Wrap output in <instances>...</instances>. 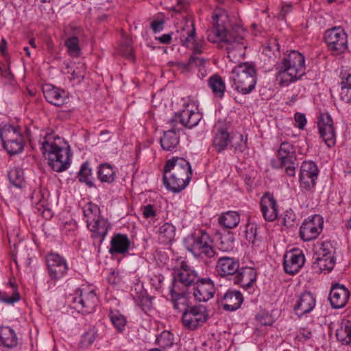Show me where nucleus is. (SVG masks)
Here are the masks:
<instances>
[{"label":"nucleus","instance_id":"nucleus-1","mask_svg":"<svg viewBox=\"0 0 351 351\" xmlns=\"http://www.w3.org/2000/svg\"><path fill=\"white\" fill-rule=\"evenodd\" d=\"M63 143V139L54 134H47L39 140L43 154L48 159L51 169L57 172L64 171L70 166L71 150Z\"/></svg>","mask_w":351,"mask_h":351},{"label":"nucleus","instance_id":"nucleus-2","mask_svg":"<svg viewBox=\"0 0 351 351\" xmlns=\"http://www.w3.org/2000/svg\"><path fill=\"white\" fill-rule=\"evenodd\" d=\"M192 177L190 163L183 158L168 160L163 170V184L169 191L179 193L189 184Z\"/></svg>","mask_w":351,"mask_h":351},{"label":"nucleus","instance_id":"nucleus-3","mask_svg":"<svg viewBox=\"0 0 351 351\" xmlns=\"http://www.w3.org/2000/svg\"><path fill=\"white\" fill-rule=\"evenodd\" d=\"M245 34V29L240 25L233 26L229 32H227L223 27L215 26L209 31L208 39L213 43L222 41L228 43L229 45L227 47L228 57L230 58L234 56V48L239 51L240 55L243 53V50L246 48L243 43Z\"/></svg>","mask_w":351,"mask_h":351},{"label":"nucleus","instance_id":"nucleus-4","mask_svg":"<svg viewBox=\"0 0 351 351\" xmlns=\"http://www.w3.org/2000/svg\"><path fill=\"white\" fill-rule=\"evenodd\" d=\"M84 219L92 237L100 239L101 244L108 232L111 229V224L104 217L101 215L99 207L91 202L86 204L83 207Z\"/></svg>","mask_w":351,"mask_h":351},{"label":"nucleus","instance_id":"nucleus-5","mask_svg":"<svg viewBox=\"0 0 351 351\" xmlns=\"http://www.w3.org/2000/svg\"><path fill=\"white\" fill-rule=\"evenodd\" d=\"M185 248L196 258H212L217 252L213 246V240L204 230L187 236L184 240Z\"/></svg>","mask_w":351,"mask_h":351},{"label":"nucleus","instance_id":"nucleus-6","mask_svg":"<svg viewBox=\"0 0 351 351\" xmlns=\"http://www.w3.org/2000/svg\"><path fill=\"white\" fill-rule=\"evenodd\" d=\"M0 139L3 148L10 155L21 153L24 149L25 140L21 128L5 123L0 127Z\"/></svg>","mask_w":351,"mask_h":351},{"label":"nucleus","instance_id":"nucleus-7","mask_svg":"<svg viewBox=\"0 0 351 351\" xmlns=\"http://www.w3.org/2000/svg\"><path fill=\"white\" fill-rule=\"evenodd\" d=\"M232 80L235 89L243 95L250 93L257 82L255 67H234L232 71Z\"/></svg>","mask_w":351,"mask_h":351},{"label":"nucleus","instance_id":"nucleus-8","mask_svg":"<svg viewBox=\"0 0 351 351\" xmlns=\"http://www.w3.org/2000/svg\"><path fill=\"white\" fill-rule=\"evenodd\" d=\"M173 282L170 291H186L191 286H195L199 281L197 273L184 261L173 272Z\"/></svg>","mask_w":351,"mask_h":351},{"label":"nucleus","instance_id":"nucleus-9","mask_svg":"<svg viewBox=\"0 0 351 351\" xmlns=\"http://www.w3.org/2000/svg\"><path fill=\"white\" fill-rule=\"evenodd\" d=\"M278 162H274V168H285L289 176H295V169L298 166L294 147L289 143L282 142L278 151Z\"/></svg>","mask_w":351,"mask_h":351},{"label":"nucleus","instance_id":"nucleus-10","mask_svg":"<svg viewBox=\"0 0 351 351\" xmlns=\"http://www.w3.org/2000/svg\"><path fill=\"white\" fill-rule=\"evenodd\" d=\"M335 248L330 241H323L316 252L314 258L313 267L321 271H330L335 264Z\"/></svg>","mask_w":351,"mask_h":351},{"label":"nucleus","instance_id":"nucleus-11","mask_svg":"<svg viewBox=\"0 0 351 351\" xmlns=\"http://www.w3.org/2000/svg\"><path fill=\"white\" fill-rule=\"evenodd\" d=\"M324 40L328 49L332 55H340L348 49L347 34L340 27H335L326 30L324 34Z\"/></svg>","mask_w":351,"mask_h":351},{"label":"nucleus","instance_id":"nucleus-12","mask_svg":"<svg viewBox=\"0 0 351 351\" xmlns=\"http://www.w3.org/2000/svg\"><path fill=\"white\" fill-rule=\"evenodd\" d=\"M208 317L206 306L198 304L191 306L182 313V322L186 328L193 330L206 322Z\"/></svg>","mask_w":351,"mask_h":351},{"label":"nucleus","instance_id":"nucleus-13","mask_svg":"<svg viewBox=\"0 0 351 351\" xmlns=\"http://www.w3.org/2000/svg\"><path fill=\"white\" fill-rule=\"evenodd\" d=\"M319 169L312 161L302 163L300 172V186L304 191H311L315 186Z\"/></svg>","mask_w":351,"mask_h":351},{"label":"nucleus","instance_id":"nucleus-14","mask_svg":"<svg viewBox=\"0 0 351 351\" xmlns=\"http://www.w3.org/2000/svg\"><path fill=\"white\" fill-rule=\"evenodd\" d=\"M324 221L319 215H315L311 219H306L300 228V236L304 241L315 239L322 232Z\"/></svg>","mask_w":351,"mask_h":351},{"label":"nucleus","instance_id":"nucleus-15","mask_svg":"<svg viewBox=\"0 0 351 351\" xmlns=\"http://www.w3.org/2000/svg\"><path fill=\"white\" fill-rule=\"evenodd\" d=\"M48 272L52 280L62 278L67 272L69 266L66 259L56 253H51L47 256Z\"/></svg>","mask_w":351,"mask_h":351},{"label":"nucleus","instance_id":"nucleus-16","mask_svg":"<svg viewBox=\"0 0 351 351\" xmlns=\"http://www.w3.org/2000/svg\"><path fill=\"white\" fill-rule=\"evenodd\" d=\"M97 301L94 291L81 292L79 296L73 298V308L82 313H90L95 311Z\"/></svg>","mask_w":351,"mask_h":351},{"label":"nucleus","instance_id":"nucleus-17","mask_svg":"<svg viewBox=\"0 0 351 351\" xmlns=\"http://www.w3.org/2000/svg\"><path fill=\"white\" fill-rule=\"evenodd\" d=\"M318 128L320 136L325 143L331 147L335 144V132L333 121L328 114H322L318 122Z\"/></svg>","mask_w":351,"mask_h":351},{"label":"nucleus","instance_id":"nucleus-18","mask_svg":"<svg viewBox=\"0 0 351 351\" xmlns=\"http://www.w3.org/2000/svg\"><path fill=\"white\" fill-rule=\"evenodd\" d=\"M45 99L56 106H62L67 102L68 96L64 90L51 84H45L42 86Z\"/></svg>","mask_w":351,"mask_h":351},{"label":"nucleus","instance_id":"nucleus-19","mask_svg":"<svg viewBox=\"0 0 351 351\" xmlns=\"http://www.w3.org/2000/svg\"><path fill=\"white\" fill-rule=\"evenodd\" d=\"M240 263L237 258L230 256H221L219 258L216 263L215 269L221 277H234Z\"/></svg>","mask_w":351,"mask_h":351},{"label":"nucleus","instance_id":"nucleus-20","mask_svg":"<svg viewBox=\"0 0 351 351\" xmlns=\"http://www.w3.org/2000/svg\"><path fill=\"white\" fill-rule=\"evenodd\" d=\"M195 286L193 295L196 300L207 302L214 296L215 288L210 278H199Z\"/></svg>","mask_w":351,"mask_h":351},{"label":"nucleus","instance_id":"nucleus-21","mask_svg":"<svg viewBox=\"0 0 351 351\" xmlns=\"http://www.w3.org/2000/svg\"><path fill=\"white\" fill-rule=\"evenodd\" d=\"M223 309L227 311L237 310L243 302V297L239 291L229 289L218 299Z\"/></svg>","mask_w":351,"mask_h":351},{"label":"nucleus","instance_id":"nucleus-22","mask_svg":"<svg viewBox=\"0 0 351 351\" xmlns=\"http://www.w3.org/2000/svg\"><path fill=\"white\" fill-rule=\"evenodd\" d=\"M305 262L303 253L298 250L287 252L284 256V268L286 273L294 274L299 271Z\"/></svg>","mask_w":351,"mask_h":351},{"label":"nucleus","instance_id":"nucleus-23","mask_svg":"<svg viewBox=\"0 0 351 351\" xmlns=\"http://www.w3.org/2000/svg\"><path fill=\"white\" fill-rule=\"evenodd\" d=\"M261 210L264 219L267 221H274L277 219L278 210L276 200L269 193H265L260 202Z\"/></svg>","mask_w":351,"mask_h":351},{"label":"nucleus","instance_id":"nucleus-24","mask_svg":"<svg viewBox=\"0 0 351 351\" xmlns=\"http://www.w3.org/2000/svg\"><path fill=\"white\" fill-rule=\"evenodd\" d=\"M349 295V291L346 287L336 284L331 287L328 299L333 308H340L346 305Z\"/></svg>","mask_w":351,"mask_h":351},{"label":"nucleus","instance_id":"nucleus-25","mask_svg":"<svg viewBox=\"0 0 351 351\" xmlns=\"http://www.w3.org/2000/svg\"><path fill=\"white\" fill-rule=\"evenodd\" d=\"M257 274L254 268L244 267L239 268L234 277V283L240 285L245 289L251 287L256 280Z\"/></svg>","mask_w":351,"mask_h":351},{"label":"nucleus","instance_id":"nucleus-26","mask_svg":"<svg viewBox=\"0 0 351 351\" xmlns=\"http://www.w3.org/2000/svg\"><path fill=\"white\" fill-rule=\"evenodd\" d=\"M131 243L128 235L114 234L110 239L108 252L111 255L125 254L128 252Z\"/></svg>","mask_w":351,"mask_h":351},{"label":"nucleus","instance_id":"nucleus-27","mask_svg":"<svg viewBox=\"0 0 351 351\" xmlns=\"http://www.w3.org/2000/svg\"><path fill=\"white\" fill-rule=\"evenodd\" d=\"M277 79L284 86L300 79L305 73V67H280Z\"/></svg>","mask_w":351,"mask_h":351},{"label":"nucleus","instance_id":"nucleus-28","mask_svg":"<svg viewBox=\"0 0 351 351\" xmlns=\"http://www.w3.org/2000/svg\"><path fill=\"white\" fill-rule=\"evenodd\" d=\"M131 295L136 304L145 313H148L152 309V298L147 295L141 285H136L131 289Z\"/></svg>","mask_w":351,"mask_h":351},{"label":"nucleus","instance_id":"nucleus-29","mask_svg":"<svg viewBox=\"0 0 351 351\" xmlns=\"http://www.w3.org/2000/svg\"><path fill=\"white\" fill-rule=\"evenodd\" d=\"M182 34L180 36V42L183 46L189 47L190 45L193 48V55H200L202 52L203 44L195 42V25L192 23L191 28L189 27L182 28Z\"/></svg>","mask_w":351,"mask_h":351},{"label":"nucleus","instance_id":"nucleus-30","mask_svg":"<svg viewBox=\"0 0 351 351\" xmlns=\"http://www.w3.org/2000/svg\"><path fill=\"white\" fill-rule=\"evenodd\" d=\"M176 120L186 128H192L196 126L202 119V114L198 112L190 109L189 105L180 113L176 115Z\"/></svg>","mask_w":351,"mask_h":351},{"label":"nucleus","instance_id":"nucleus-31","mask_svg":"<svg viewBox=\"0 0 351 351\" xmlns=\"http://www.w3.org/2000/svg\"><path fill=\"white\" fill-rule=\"evenodd\" d=\"M315 306V298L309 292H306L300 296L298 300L294 311L298 316H302L313 311Z\"/></svg>","mask_w":351,"mask_h":351},{"label":"nucleus","instance_id":"nucleus-32","mask_svg":"<svg viewBox=\"0 0 351 351\" xmlns=\"http://www.w3.org/2000/svg\"><path fill=\"white\" fill-rule=\"evenodd\" d=\"M180 142V135L176 128L164 132L160 140L162 148L165 151L175 152Z\"/></svg>","mask_w":351,"mask_h":351},{"label":"nucleus","instance_id":"nucleus-33","mask_svg":"<svg viewBox=\"0 0 351 351\" xmlns=\"http://www.w3.org/2000/svg\"><path fill=\"white\" fill-rule=\"evenodd\" d=\"M18 338L14 330L9 326L0 327V346L12 348L17 346Z\"/></svg>","mask_w":351,"mask_h":351},{"label":"nucleus","instance_id":"nucleus-34","mask_svg":"<svg viewBox=\"0 0 351 351\" xmlns=\"http://www.w3.org/2000/svg\"><path fill=\"white\" fill-rule=\"evenodd\" d=\"M230 138L231 136L226 130L223 128L219 129L213 136V146L217 152H221L230 144Z\"/></svg>","mask_w":351,"mask_h":351},{"label":"nucleus","instance_id":"nucleus-35","mask_svg":"<svg viewBox=\"0 0 351 351\" xmlns=\"http://www.w3.org/2000/svg\"><path fill=\"white\" fill-rule=\"evenodd\" d=\"M336 337L339 341L343 345L351 343V322L343 319L336 330Z\"/></svg>","mask_w":351,"mask_h":351},{"label":"nucleus","instance_id":"nucleus-36","mask_svg":"<svg viewBox=\"0 0 351 351\" xmlns=\"http://www.w3.org/2000/svg\"><path fill=\"white\" fill-rule=\"evenodd\" d=\"M158 240L163 245L170 244L175 238L176 227L171 223L166 222L159 227Z\"/></svg>","mask_w":351,"mask_h":351},{"label":"nucleus","instance_id":"nucleus-37","mask_svg":"<svg viewBox=\"0 0 351 351\" xmlns=\"http://www.w3.org/2000/svg\"><path fill=\"white\" fill-rule=\"evenodd\" d=\"M97 173L98 179L101 182L112 184L116 179V170L112 165L108 163L99 165Z\"/></svg>","mask_w":351,"mask_h":351},{"label":"nucleus","instance_id":"nucleus-38","mask_svg":"<svg viewBox=\"0 0 351 351\" xmlns=\"http://www.w3.org/2000/svg\"><path fill=\"white\" fill-rule=\"evenodd\" d=\"M208 85L213 93L217 97L222 98L226 90V84L218 74L211 75L208 80Z\"/></svg>","mask_w":351,"mask_h":351},{"label":"nucleus","instance_id":"nucleus-39","mask_svg":"<svg viewBox=\"0 0 351 351\" xmlns=\"http://www.w3.org/2000/svg\"><path fill=\"white\" fill-rule=\"evenodd\" d=\"M186 291H170L173 298V307L180 312H184L191 306H189L188 298L186 296Z\"/></svg>","mask_w":351,"mask_h":351},{"label":"nucleus","instance_id":"nucleus-40","mask_svg":"<svg viewBox=\"0 0 351 351\" xmlns=\"http://www.w3.org/2000/svg\"><path fill=\"white\" fill-rule=\"evenodd\" d=\"M305 58L296 50L287 51L283 58V66H304Z\"/></svg>","mask_w":351,"mask_h":351},{"label":"nucleus","instance_id":"nucleus-41","mask_svg":"<svg viewBox=\"0 0 351 351\" xmlns=\"http://www.w3.org/2000/svg\"><path fill=\"white\" fill-rule=\"evenodd\" d=\"M239 215L235 211H228L219 218V224L227 229H232L239 224Z\"/></svg>","mask_w":351,"mask_h":351},{"label":"nucleus","instance_id":"nucleus-42","mask_svg":"<svg viewBox=\"0 0 351 351\" xmlns=\"http://www.w3.org/2000/svg\"><path fill=\"white\" fill-rule=\"evenodd\" d=\"M234 234L231 232L227 231L219 237L217 245L218 249L222 252H230L234 249Z\"/></svg>","mask_w":351,"mask_h":351},{"label":"nucleus","instance_id":"nucleus-43","mask_svg":"<svg viewBox=\"0 0 351 351\" xmlns=\"http://www.w3.org/2000/svg\"><path fill=\"white\" fill-rule=\"evenodd\" d=\"M8 178L10 184L15 187L22 188L24 186V173L19 167L11 168L8 172Z\"/></svg>","mask_w":351,"mask_h":351},{"label":"nucleus","instance_id":"nucleus-44","mask_svg":"<svg viewBox=\"0 0 351 351\" xmlns=\"http://www.w3.org/2000/svg\"><path fill=\"white\" fill-rule=\"evenodd\" d=\"M119 50L123 57L131 61L130 63H134V56L132 47V40L130 38L123 36Z\"/></svg>","mask_w":351,"mask_h":351},{"label":"nucleus","instance_id":"nucleus-45","mask_svg":"<svg viewBox=\"0 0 351 351\" xmlns=\"http://www.w3.org/2000/svg\"><path fill=\"white\" fill-rule=\"evenodd\" d=\"M109 317L112 324L118 332H121L125 330L127 320L120 312L110 311Z\"/></svg>","mask_w":351,"mask_h":351},{"label":"nucleus","instance_id":"nucleus-46","mask_svg":"<svg viewBox=\"0 0 351 351\" xmlns=\"http://www.w3.org/2000/svg\"><path fill=\"white\" fill-rule=\"evenodd\" d=\"M231 147L235 152H243L247 148V138L241 134H234L230 138Z\"/></svg>","mask_w":351,"mask_h":351},{"label":"nucleus","instance_id":"nucleus-47","mask_svg":"<svg viewBox=\"0 0 351 351\" xmlns=\"http://www.w3.org/2000/svg\"><path fill=\"white\" fill-rule=\"evenodd\" d=\"M78 180L80 182H84L89 186H93L92 170L88 167V162L82 165L78 173Z\"/></svg>","mask_w":351,"mask_h":351},{"label":"nucleus","instance_id":"nucleus-48","mask_svg":"<svg viewBox=\"0 0 351 351\" xmlns=\"http://www.w3.org/2000/svg\"><path fill=\"white\" fill-rule=\"evenodd\" d=\"M173 335L169 331L165 330L156 338L157 343L162 348L170 347L173 344Z\"/></svg>","mask_w":351,"mask_h":351},{"label":"nucleus","instance_id":"nucleus-49","mask_svg":"<svg viewBox=\"0 0 351 351\" xmlns=\"http://www.w3.org/2000/svg\"><path fill=\"white\" fill-rule=\"evenodd\" d=\"M65 44L70 55L77 56L80 54V48L79 47V40L77 36H73L67 38L65 41Z\"/></svg>","mask_w":351,"mask_h":351},{"label":"nucleus","instance_id":"nucleus-50","mask_svg":"<svg viewBox=\"0 0 351 351\" xmlns=\"http://www.w3.org/2000/svg\"><path fill=\"white\" fill-rule=\"evenodd\" d=\"M82 67H76L75 69L68 71V78L70 81H76V83H80L84 78V72L81 69Z\"/></svg>","mask_w":351,"mask_h":351},{"label":"nucleus","instance_id":"nucleus-51","mask_svg":"<svg viewBox=\"0 0 351 351\" xmlns=\"http://www.w3.org/2000/svg\"><path fill=\"white\" fill-rule=\"evenodd\" d=\"M258 227L256 224H247L245 230V237L249 242L254 243L257 237Z\"/></svg>","mask_w":351,"mask_h":351},{"label":"nucleus","instance_id":"nucleus-52","mask_svg":"<svg viewBox=\"0 0 351 351\" xmlns=\"http://www.w3.org/2000/svg\"><path fill=\"white\" fill-rule=\"evenodd\" d=\"M210 59L204 58L200 55H192L189 59V64L195 66H202L204 64H210Z\"/></svg>","mask_w":351,"mask_h":351},{"label":"nucleus","instance_id":"nucleus-53","mask_svg":"<svg viewBox=\"0 0 351 351\" xmlns=\"http://www.w3.org/2000/svg\"><path fill=\"white\" fill-rule=\"evenodd\" d=\"M295 220L296 216L293 211L291 209L286 210L282 219L284 226L286 227L293 226Z\"/></svg>","mask_w":351,"mask_h":351},{"label":"nucleus","instance_id":"nucleus-54","mask_svg":"<svg viewBox=\"0 0 351 351\" xmlns=\"http://www.w3.org/2000/svg\"><path fill=\"white\" fill-rule=\"evenodd\" d=\"M340 99L346 103H351V86L341 84Z\"/></svg>","mask_w":351,"mask_h":351},{"label":"nucleus","instance_id":"nucleus-55","mask_svg":"<svg viewBox=\"0 0 351 351\" xmlns=\"http://www.w3.org/2000/svg\"><path fill=\"white\" fill-rule=\"evenodd\" d=\"M312 337V332L309 328H301L298 330L295 339L299 341H306Z\"/></svg>","mask_w":351,"mask_h":351},{"label":"nucleus","instance_id":"nucleus-56","mask_svg":"<svg viewBox=\"0 0 351 351\" xmlns=\"http://www.w3.org/2000/svg\"><path fill=\"white\" fill-rule=\"evenodd\" d=\"M143 217L146 219H152L156 215V210L154 205L147 204L141 207Z\"/></svg>","mask_w":351,"mask_h":351},{"label":"nucleus","instance_id":"nucleus-57","mask_svg":"<svg viewBox=\"0 0 351 351\" xmlns=\"http://www.w3.org/2000/svg\"><path fill=\"white\" fill-rule=\"evenodd\" d=\"M20 300L19 293L17 291H15L12 296H9L6 295L5 293H2L0 295V300L6 304H13L16 302H18Z\"/></svg>","mask_w":351,"mask_h":351},{"label":"nucleus","instance_id":"nucleus-58","mask_svg":"<svg viewBox=\"0 0 351 351\" xmlns=\"http://www.w3.org/2000/svg\"><path fill=\"white\" fill-rule=\"evenodd\" d=\"M294 119H295L297 127L300 130H303L306 124V122H307L304 114L300 113V112H296L295 114Z\"/></svg>","mask_w":351,"mask_h":351},{"label":"nucleus","instance_id":"nucleus-59","mask_svg":"<svg viewBox=\"0 0 351 351\" xmlns=\"http://www.w3.org/2000/svg\"><path fill=\"white\" fill-rule=\"evenodd\" d=\"M10 69V67H0L1 75L6 80L5 83H12L14 80V75Z\"/></svg>","mask_w":351,"mask_h":351},{"label":"nucleus","instance_id":"nucleus-60","mask_svg":"<svg viewBox=\"0 0 351 351\" xmlns=\"http://www.w3.org/2000/svg\"><path fill=\"white\" fill-rule=\"evenodd\" d=\"M340 77L342 80L341 84H345L351 86V69L349 70L348 72H341Z\"/></svg>","mask_w":351,"mask_h":351},{"label":"nucleus","instance_id":"nucleus-61","mask_svg":"<svg viewBox=\"0 0 351 351\" xmlns=\"http://www.w3.org/2000/svg\"><path fill=\"white\" fill-rule=\"evenodd\" d=\"M120 276L118 273L111 271L107 277L108 282L111 285H117L120 282Z\"/></svg>","mask_w":351,"mask_h":351},{"label":"nucleus","instance_id":"nucleus-62","mask_svg":"<svg viewBox=\"0 0 351 351\" xmlns=\"http://www.w3.org/2000/svg\"><path fill=\"white\" fill-rule=\"evenodd\" d=\"M190 0H178V3L173 8V10L176 12H180L186 8Z\"/></svg>","mask_w":351,"mask_h":351},{"label":"nucleus","instance_id":"nucleus-63","mask_svg":"<svg viewBox=\"0 0 351 351\" xmlns=\"http://www.w3.org/2000/svg\"><path fill=\"white\" fill-rule=\"evenodd\" d=\"M163 22L160 21H154L151 23V27L154 32H160L162 29Z\"/></svg>","mask_w":351,"mask_h":351},{"label":"nucleus","instance_id":"nucleus-64","mask_svg":"<svg viewBox=\"0 0 351 351\" xmlns=\"http://www.w3.org/2000/svg\"><path fill=\"white\" fill-rule=\"evenodd\" d=\"M158 40L162 44H169L171 41V34H162L158 38Z\"/></svg>","mask_w":351,"mask_h":351}]
</instances>
